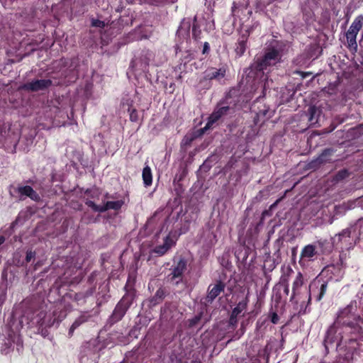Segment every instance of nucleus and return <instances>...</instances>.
Here are the masks:
<instances>
[{
  "mask_svg": "<svg viewBox=\"0 0 363 363\" xmlns=\"http://www.w3.org/2000/svg\"><path fill=\"white\" fill-rule=\"evenodd\" d=\"M350 239V230L348 229L343 230L342 233L336 235L334 238H330L328 240H324L323 241H319V248L323 255H329L332 252L335 242L337 240L340 242V246H338V243L336 244V247L341 250L344 249L343 242H347Z\"/></svg>",
  "mask_w": 363,
  "mask_h": 363,
  "instance_id": "1",
  "label": "nucleus"
},
{
  "mask_svg": "<svg viewBox=\"0 0 363 363\" xmlns=\"http://www.w3.org/2000/svg\"><path fill=\"white\" fill-rule=\"evenodd\" d=\"M279 60V52L277 50H272L260 58H257L251 65L250 68L257 71H263L269 66L276 65Z\"/></svg>",
  "mask_w": 363,
  "mask_h": 363,
  "instance_id": "2",
  "label": "nucleus"
},
{
  "mask_svg": "<svg viewBox=\"0 0 363 363\" xmlns=\"http://www.w3.org/2000/svg\"><path fill=\"white\" fill-rule=\"evenodd\" d=\"M362 26L363 15H359L354 18L349 30L346 33L347 42L350 50L357 49V35L359 31L362 29Z\"/></svg>",
  "mask_w": 363,
  "mask_h": 363,
  "instance_id": "3",
  "label": "nucleus"
},
{
  "mask_svg": "<svg viewBox=\"0 0 363 363\" xmlns=\"http://www.w3.org/2000/svg\"><path fill=\"white\" fill-rule=\"evenodd\" d=\"M352 307L347 306L342 309L337 314L336 323L338 325L348 326L351 328H355L357 326V318L352 312Z\"/></svg>",
  "mask_w": 363,
  "mask_h": 363,
  "instance_id": "4",
  "label": "nucleus"
},
{
  "mask_svg": "<svg viewBox=\"0 0 363 363\" xmlns=\"http://www.w3.org/2000/svg\"><path fill=\"white\" fill-rule=\"evenodd\" d=\"M52 84V82L50 79H36L21 85L18 89L34 92L43 91L50 87Z\"/></svg>",
  "mask_w": 363,
  "mask_h": 363,
  "instance_id": "5",
  "label": "nucleus"
},
{
  "mask_svg": "<svg viewBox=\"0 0 363 363\" xmlns=\"http://www.w3.org/2000/svg\"><path fill=\"white\" fill-rule=\"evenodd\" d=\"M129 306L130 303L126 301L125 298L121 299V301L116 305L112 315L110 317L111 323H114L121 320L125 314Z\"/></svg>",
  "mask_w": 363,
  "mask_h": 363,
  "instance_id": "6",
  "label": "nucleus"
},
{
  "mask_svg": "<svg viewBox=\"0 0 363 363\" xmlns=\"http://www.w3.org/2000/svg\"><path fill=\"white\" fill-rule=\"evenodd\" d=\"M229 109L230 107L228 106L219 107L215 109L209 116L208 121L205 127L201 129V132L204 133L206 130L209 129L213 123L218 121L223 116L225 115Z\"/></svg>",
  "mask_w": 363,
  "mask_h": 363,
  "instance_id": "7",
  "label": "nucleus"
},
{
  "mask_svg": "<svg viewBox=\"0 0 363 363\" xmlns=\"http://www.w3.org/2000/svg\"><path fill=\"white\" fill-rule=\"evenodd\" d=\"M225 287V284L218 280L213 285H210L208 288L207 295L206 297V301L208 303H211L215 298L224 291Z\"/></svg>",
  "mask_w": 363,
  "mask_h": 363,
  "instance_id": "8",
  "label": "nucleus"
},
{
  "mask_svg": "<svg viewBox=\"0 0 363 363\" xmlns=\"http://www.w3.org/2000/svg\"><path fill=\"white\" fill-rule=\"evenodd\" d=\"M186 268V262L184 258H181L177 264L173 267L172 272L169 274V279L171 281H174L177 279H179L178 281H176V284H178L180 281H182V275Z\"/></svg>",
  "mask_w": 363,
  "mask_h": 363,
  "instance_id": "9",
  "label": "nucleus"
},
{
  "mask_svg": "<svg viewBox=\"0 0 363 363\" xmlns=\"http://www.w3.org/2000/svg\"><path fill=\"white\" fill-rule=\"evenodd\" d=\"M225 68L210 67L205 71L203 77L206 80L220 79L225 77Z\"/></svg>",
  "mask_w": 363,
  "mask_h": 363,
  "instance_id": "10",
  "label": "nucleus"
},
{
  "mask_svg": "<svg viewBox=\"0 0 363 363\" xmlns=\"http://www.w3.org/2000/svg\"><path fill=\"white\" fill-rule=\"evenodd\" d=\"M175 245V242L168 235L164 240L162 245L156 246L153 252L160 256L164 255L172 246Z\"/></svg>",
  "mask_w": 363,
  "mask_h": 363,
  "instance_id": "11",
  "label": "nucleus"
},
{
  "mask_svg": "<svg viewBox=\"0 0 363 363\" xmlns=\"http://www.w3.org/2000/svg\"><path fill=\"white\" fill-rule=\"evenodd\" d=\"M16 191L21 194V196H26L33 201L40 200L38 194L33 190L30 186H18Z\"/></svg>",
  "mask_w": 363,
  "mask_h": 363,
  "instance_id": "12",
  "label": "nucleus"
},
{
  "mask_svg": "<svg viewBox=\"0 0 363 363\" xmlns=\"http://www.w3.org/2000/svg\"><path fill=\"white\" fill-rule=\"evenodd\" d=\"M247 38L248 34L246 33L242 35V36L238 40L235 51L237 55H238L239 57L242 56L244 54L247 48Z\"/></svg>",
  "mask_w": 363,
  "mask_h": 363,
  "instance_id": "13",
  "label": "nucleus"
},
{
  "mask_svg": "<svg viewBox=\"0 0 363 363\" xmlns=\"http://www.w3.org/2000/svg\"><path fill=\"white\" fill-rule=\"evenodd\" d=\"M282 271L283 274L280 277L278 284L280 286L289 285V279L294 274V272L290 267L283 268Z\"/></svg>",
  "mask_w": 363,
  "mask_h": 363,
  "instance_id": "14",
  "label": "nucleus"
},
{
  "mask_svg": "<svg viewBox=\"0 0 363 363\" xmlns=\"http://www.w3.org/2000/svg\"><path fill=\"white\" fill-rule=\"evenodd\" d=\"M316 254V247L314 245H308L303 247L301 251V257L303 259L311 260Z\"/></svg>",
  "mask_w": 363,
  "mask_h": 363,
  "instance_id": "15",
  "label": "nucleus"
},
{
  "mask_svg": "<svg viewBox=\"0 0 363 363\" xmlns=\"http://www.w3.org/2000/svg\"><path fill=\"white\" fill-rule=\"evenodd\" d=\"M166 292L164 289L160 288L155 295L149 300L150 306H155L161 303L164 298Z\"/></svg>",
  "mask_w": 363,
  "mask_h": 363,
  "instance_id": "16",
  "label": "nucleus"
},
{
  "mask_svg": "<svg viewBox=\"0 0 363 363\" xmlns=\"http://www.w3.org/2000/svg\"><path fill=\"white\" fill-rule=\"evenodd\" d=\"M90 318V315L87 314V313H82L80 316H79L74 322L72 323L69 328V334L72 335L74 332V330L78 328L80 325L82 323L86 322L89 318Z\"/></svg>",
  "mask_w": 363,
  "mask_h": 363,
  "instance_id": "17",
  "label": "nucleus"
},
{
  "mask_svg": "<svg viewBox=\"0 0 363 363\" xmlns=\"http://www.w3.org/2000/svg\"><path fill=\"white\" fill-rule=\"evenodd\" d=\"M143 180L145 186H149L152 182V175L151 169L149 166H145L143 170Z\"/></svg>",
  "mask_w": 363,
  "mask_h": 363,
  "instance_id": "18",
  "label": "nucleus"
},
{
  "mask_svg": "<svg viewBox=\"0 0 363 363\" xmlns=\"http://www.w3.org/2000/svg\"><path fill=\"white\" fill-rule=\"evenodd\" d=\"M247 298L246 297L244 300L240 301L237 306L234 308V309L232 311V314L233 316H237L244 310L246 309L247 306Z\"/></svg>",
  "mask_w": 363,
  "mask_h": 363,
  "instance_id": "19",
  "label": "nucleus"
},
{
  "mask_svg": "<svg viewBox=\"0 0 363 363\" xmlns=\"http://www.w3.org/2000/svg\"><path fill=\"white\" fill-rule=\"evenodd\" d=\"M191 28V23L189 20L183 19L181 22V24L177 30V33L179 35H183V31L184 33L188 35L189 34V30Z\"/></svg>",
  "mask_w": 363,
  "mask_h": 363,
  "instance_id": "20",
  "label": "nucleus"
},
{
  "mask_svg": "<svg viewBox=\"0 0 363 363\" xmlns=\"http://www.w3.org/2000/svg\"><path fill=\"white\" fill-rule=\"evenodd\" d=\"M129 118L132 122H138L139 121V115L138 111L133 106L128 108Z\"/></svg>",
  "mask_w": 363,
  "mask_h": 363,
  "instance_id": "21",
  "label": "nucleus"
},
{
  "mask_svg": "<svg viewBox=\"0 0 363 363\" xmlns=\"http://www.w3.org/2000/svg\"><path fill=\"white\" fill-rule=\"evenodd\" d=\"M106 207L108 210L113 209V210H118L121 208V206L123 204V201H107L106 203Z\"/></svg>",
  "mask_w": 363,
  "mask_h": 363,
  "instance_id": "22",
  "label": "nucleus"
},
{
  "mask_svg": "<svg viewBox=\"0 0 363 363\" xmlns=\"http://www.w3.org/2000/svg\"><path fill=\"white\" fill-rule=\"evenodd\" d=\"M93 293H94V291H93L92 289L87 290L84 293H77L74 296V299L77 301H79L82 300L84 301L86 298L91 296L93 294Z\"/></svg>",
  "mask_w": 363,
  "mask_h": 363,
  "instance_id": "23",
  "label": "nucleus"
},
{
  "mask_svg": "<svg viewBox=\"0 0 363 363\" xmlns=\"http://www.w3.org/2000/svg\"><path fill=\"white\" fill-rule=\"evenodd\" d=\"M316 111L317 109L315 106H310L308 108V113L310 115L308 121H311L313 124L318 123V116L315 117Z\"/></svg>",
  "mask_w": 363,
  "mask_h": 363,
  "instance_id": "24",
  "label": "nucleus"
},
{
  "mask_svg": "<svg viewBox=\"0 0 363 363\" xmlns=\"http://www.w3.org/2000/svg\"><path fill=\"white\" fill-rule=\"evenodd\" d=\"M303 284V277L302 274L298 272L296 276V279L293 282V291H295L297 289H298L300 286H301Z\"/></svg>",
  "mask_w": 363,
  "mask_h": 363,
  "instance_id": "25",
  "label": "nucleus"
},
{
  "mask_svg": "<svg viewBox=\"0 0 363 363\" xmlns=\"http://www.w3.org/2000/svg\"><path fill=\"white\" fill-rule=\"evenodd\" d=\"M201 33V30L199 29V26L197 23H193L192 26V36L194 40H199L200 39V35Z\"/></svg>",
  "mask_w": 363,
  "mask_h": 363,
  "instance_id": "26",
  "label": "nucleus"
},
{
  "mask_svg": "<svg viewBox=\"0 0 363 363\" xmlns=\"http://www.w3.org/2000/svg\"><path fill=\"white\" fill-rule=\"evenodd\" d=\"M202 316V313H200L196 316H194L193 318L190 319L189 320V328H193L196 325L199 323V322L201 320Z\"/></svg>",
  "mask_w": 363,
  "mask_h": 363,
  "instance_id": "27",
  "label": "nucleus"
},
{
  "mask_svg": "<svg viewBox=\"0 0 363 363\" xmlns=\"http://www.w3.org/2000/svg\"><path fill=\"white\" fill-rule=\"evenodd\" d=\"M327 283L325 282L321 284L320 291H319V301L322 298L323 295L325 294L326 289H327Z\"/></svg>",
  "mask_w": 363,
  "mask_h": 363,
  "instance_id": "28",
  "label": "nucleus"
},
{
  "mask_svg": "<svg viewBox=\"0 0 363 363\" xmlns=\"http://www.w3.org/2000/svg\"><path fill=\"white\" fill-rule=\"evenodd\" d=\"M92 26L98 28H104L105 26V23L104 21L100 20H93Z\"/></svg>",
  "mask_w": 363,
  "mask_h": 363,
  "instance_id": "29",
  "label": "nucleus"
},
{
  "mask_svg": "<svg viewBox=\"0 0 363 363\" xmlns=\"http://www.w3.org/2000/svg\"><path fill=\"white\" fill-rule=\"evenodd\" d=\"M35 252L32 251H28L26 253V260L29 262L30 260L35 257Z\"/></svg>",
  "mask_w": 363,
  "mask_h": 363,
  "instance_id": "30",
  "label": "nucleus"
},
{
  "mask_svg": "<svg viewBox=\"0 0 363 363\" xmlns=\"http://www.w3.org/2000/svg\"><path fill=\"white\" fill-rule=\"evenodd\" d=\"M108 211V208L106 207V204L105 203L103 206H97V208H95V211L103 213Z\"/></svg>",
  "mask_w": 363,
  "mask_h": 363,
  "instance_id": "31",
  "label": "nucleus"
},
{
  "mask_svg": "<svg viewBox=\"0 0 363 363\" xmlns=\"http://www.w3.org/2000/svg\"><path fill=\"white\" fill-rule=\"evenodd\" d=\"M279 320V318L278 315L276 313H272V317H271V321L274 324H277L278 323Z\"/></svg>",
  "mask_w": 363,
  "mask_h": 363,
  "instance_id": "32",
  "label": "nucleus"
},
{
  "mask_svg": "<svg viewBox=\"0 0 363 363\" xmlns=\"http://www.w3.org/2000/svg\"><path fill=\"white\" fill-rule=\"evenodd\" d=\"M209 50H210V47H209L208 43H207V42L204 43L202 53L207 54V53H208Z\"/></svg>",
  "mask_w": 363,
  "mask_h": 363,
  "instance_id": "33",
  "label": "nucleus"
},
{
  "mask_svg": "<svg viewBox=\"0 0 363 363\" xmlns=\"http://www.w3.org/2000/svg\"><path fill=\"white\" fill-rule=\"evenodd\" d=\"M238 320H237V316H233V314L231 313L230 315V320H229V323L230 325H235L237 323Z\"/></svg>",
  "mask_w": 363,
  "mask_h": 363,
  "instance_id": "34",
  "label": "nucleus"
},
{
  "mask_svg": "<svg viewBox=\"0 0 363 363\" xmlns=\"http://www.w3.org/2000/svg\"><path fill=\"white\" fill-rule=\"evenodd\" d=\"M86 204L91 207L94 211H95V208H97V206L94 201H89L86 203Z\"/></svg>",
  "mask_w": 363,
  "mask_h": 363,
  "instance_id": "35",
  "label": "nucleus"
},
{
  "mask_svg": "<svg viewBox=\"0 0 363 363\" xmlns=\"http://www.w3.org/2000/svg\"><path fill=\"white\" fill-rule=\"evenodd\" d=\"M316 135H317L316 131H312V133H311L309 138H308V142H311L313 138H315L316 136Z\"/></svg>",
  "mask_w": 363,
  "mask_h": 363,
  "instance_id": "36",
  "label": "nucleus"
},
{
  "mask_svg": "<svg viewBox=\"0 0 363 363\" xmlns=\"http://www.w3.org/2000/svg\"><path fill=\"white\" fill-rule=\"evenodd\" d=\"M353 329L358 333H363V328L359 324H357V326Z\"/></svg>",
  "mask_w": 363,
  "mask_h": 363,
  "instance_id": "37",
  "label": "nucleus"
},
{
  "mask_svg": "<svg viewBox=\"0 0 363 363\" xmlns=\"http://www.w3.org/2000/svg\"><path fill=\"white\" fill-rule=\"evenodd\" d=\"M357 318V323L359 324V323H361L363 324V316L361 317L360 315H356Z\"/></svg>",
  "mask_w": 363,
  "mask_h": 363,
  "instance_id": "38",
  "label": "nucleus"
},
{
  "mask_svg": "<svg viewBox=\"0 0 363 363\" xmlns=\"http://www.w3.org/2000/svg\"><path fill=\"white\" fill-rule=\"evenodd\" d=\"M284 287V293L288 295L289 293V285H286V286H282Z\"/></svg>",
  "mask_w": 363,
  "mask_h": 363,
  "instance_id": "39",
  "label": "nucleus"
},
{
  "mask_svg": "<svg viewBox=\"0 0 363 363\" xmlns=\"http://www.w3.org/2000/svg\"><path fill=\"white\" fill-rule=\"evenodd\" d=\"M346 174V171H341V172H339L338 173V176L341 178H343L345 177V174Z\"/></svg>",
  "mask_w": 363,
  "mask_h": 363,
  "instance_id": "40",
  "label": "nucleus"
},
{
  "mask_svg": "<svg viewBox=\"0 0 363 363\" xmlns=\"http://www.w3.org/2000/svg\"><path fill=\"white\" fill-rule=\"evenodd\" d=\"M164 311V313H163V314H164V313H167V311L171 312V311H172V309H171L169 307H165V308H164V311Z\"/></svg>",
  "mask_w": 363,
  "mask_h": 363,
  "instance_id": "41",
  "label": "nucleus"
},
{
  "mask_svg": "<svg viewBox=\"0 0 363 363\" xmlns=\"http://www.w3.org/2000/svg\"><path fill=\"white\" fill-rule=\"evenodd\" d=\"M4 241H5V238H4V236H2V235H0V245H1V244H3V243L4 242Z\"/></svg>",
  "mask_w": 363,
  "mask_h": 363,
  "instance_id": "42",
  "label": "nucleus"
},
{
  "mask_svg": "<svg viewBox=\"0 0 363 363\" xmlns=\"http://www.w3.org/2000/svg\"><path fill=\"white\" fill-rule=\"evenodd\" d=\"M324 156V153H322L319 155L318 160H319V164L323 162V157Z\"/></svg>",
  "mask_w": 363,
  "mask_h": 363,
  "instance_id": "43",
  "label": "nucleus"
},
{
  "mask_svg": "<svg viewBox=\"0 0 363 363\" xmlns=\"http://www.w3.org/2000/svg\"><path fill=\"white\" fill-rule=\"evenodd\" d=\"M297 73L299 74L300 75H301L302 77H305L306 75L308 74H303L301 72H297Z\"/></svg>",
  "mask_w": 363,
  "mask_h": 363,
  "instance_id": "44",
  "label": "nucleus"
},
{
  "mask_svg": "<svg viewBox=\"0 0 363 363\" xmlns=\"http://www.w3.org/2000/svg\"><path fill=\"white\" fill-rule=\"evenodd\" d=\"M315 288V284L314 282H312L311 284H310V290H311L312 288Z\"/></svg>",
  "mask_w": 363,
  "mask_h": 363,
  "instance_id": "45",
  "label": "nucleus"
},
{
  "mask_svg": "<svg viewBox=\"0 0 363 363\" xmlns=\"http://www.w3.org/2000/svg\"><path fill=\"white\" fill-rule=\"evenodd\" d=\"M268 213L267 211H264L262 213V217L264 218Z\"/></svg>",
  "mask_w": 363,
  "mask_h": 363,
  "instance_id": "46",
  "label": "nucleus"
},
{
  "mask_svg": "<svg viewBox=\"0 0 363 363\" xmlns=\"http://www.w3.org/2000/svg\"><path fill=\"white\" fill-rule=\"evenodd\" d=\"M196 21H197V16H195L194 18V23H197Z\"/></svg>",
  "mask_w": 363,
  "mask_h": 363,
  "instance_id": "47",
  "label": "nucleus"
},
{
  "mask_svg": "<svg viewBox=\"0 0 363 363\" xmlns=\"http://www.w3.org/2000/svg\"><path fill=\"white\" fill-rule=\"evenodd\" d=\"M340 262H341V265H343L342 257L341 255H340Z\"/></svg>",
  "mask_w": 363,
  "mask_h": 363,
  "instance_id": "48",
  "label": "nucleus"
},
{
  "mask_svg": "<svg viewBox=\"0 0 363 363\" xmlns=\"http://www.w3.org/2000/svg\"><path fill=\"white\" fill-rule=\"evenodd\" d=\"M278 201H279V200H277L275 203H274V204H272V205L271 206V208H272V207H274V206H276V205H277V203H278Z\"/></svg>",
  "mask_w": 363,
  "mask_h": 363,
  "instance_id": "49",
  "label": "nucleus"
},
{
  "mask_svg": "<svg viewBox=\"0 0 363 363\" xmlns=\"http://www.w3.org/2000/svg\"><path fill=\"white\" fill-rule=\"evenodd\" d=\"M363 201V197L359 198V202Z\"/></svg>",
  "mask_w": 363,
  "mask_h": 363,
  "instance_id": "50",
  "label": "nucleus"
},
{
  "mask_svg": "<svg viewBox=\"0 0 363 363\" xmlns=\"http://www.w3.org/2000/svg\"><path fill=\"white\" fill-rule=\"evenodd\" d=\"M274 268V266H272V267L270 268V271L273 270Z\"/></svg>",
  "mask_w": 363,
  "mask_h": 363,
  "instance_id": "51",
  "label": "nucleus"
},
{
  "mask_svg": "<svg viewBox=\"0 0 363 363\" xmlns=\"http://www.w3.org/2000/svg\"><path fill=\"white\" fill-rule=\"evenodd\" d=\"M322 50L319 51L318 55H320L321 54Z\"/></svg>",
  "mask_w": 363,
  "mask_h": 363,
  "instance_id": "52",
  "label": "nucleus"
},
{
  "mask_svg": "<svg viewBox=\"0 0 363 363\" xmlns=\"http://www.w3.org/2000/svg\"><path fill=\"white\" fill-rule=\"evenodd\" d=\"M323 272V270L322 271V272H321V273H319V274H318V276H320V275H321V274H322Z\"/></svg>",
  "mask_w": 363,
  "mask_h": 363,
  "instance_id": "53",
  "label": "nucleus"
},
{
  "mask_svg": "<svg viewBox=\"0 0 363 363\" xmlns=\"http://www.w3.org/2000/svg\"><path fill=\"white\" fill-rule=\"evenodd\" d=\"M174 312L179 313L175 308H174Z\"/></svg>",
  "mask_w": 363,
  "mask_h": 363,
  "instance_id": "54",
  "label": "nucleus"
}]
</instances>
